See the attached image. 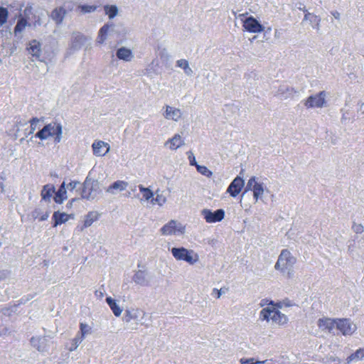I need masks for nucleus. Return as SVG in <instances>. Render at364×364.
<instances>
[{
	"label": "nucleus",
	"mask_w": 364,
	"mask_h": 364,
	"mask_svg": "<svg viewBox=\"0 0 364 364\" xmlns=\"http://www.w3.org/2000/svg\"><path fill=\"white\" fill-rule=\"evenodd\" d=\"M30 130L28 134H31L35 130L38 129V132L35 135V137L43 139L46 138V124L43 118L38 119L33 118L31 121Z\"/></svg>",
	"instance_id": "f257e3e1"
},
{
	"label": "nucleus",
	"mask_w": 364,
	"mask_h": 364,
	"mask_svg": "<svg viewBox=\"0 0 364 364\" xmlns=\"http://www.w3.org/2000/svg\"><path fill=\"white\" fill-rule=\"evenodd\" d=\"M28 51L32 55L33 58H35L36 60L43 62V58H41L40 53H41V47L40 43L36 40L32 41L28 47Z\"/></svg>",
	"instance_id": "f03ea898"
},
{
	"label": "nucleus",
	"mask_w": 364,
	"mask_h": 364,
	"mask_svg": "<svg viewBox=\"0 0 364 364\" xmlns=\"http://www.w3.org/2000/svg\"><path fill=\"white\" fill-rule=\"evenodd\" d=\"M28 22H27V20L23 18V17H21L18 22H17V24L16 26H15V28H14V33L16 36H17L18 34L19 33H21L23 31L25 30L26 27L28 26Z\"/></svg>",
	"instance_id": "7ed1b4c3"
},
{
	"label": "nucleus",
	"mask_w": 364,
	"mask_h": 364,
	"mask_svg": "<svg viewBox=\"0 0 364 364\" xmlns=\"http://www.w3.org/2000/svg\"><path fill=\"white\" fill-rule=\"evenodd\" d=\"M31 345L36 348L38 351H43L44 347L41 346L40 344L42 343H44V339H41L38 337H33L31 340Z\"/></svg>",
	"instance_id": "20e7f679"
},
{
	"label": "nucleus",
	"mask_w": 364,
	"mask_h": 364,
	"mask_svg": "<svg viewBox=\"0 0 364 364\" xmlns=\"http://www.w3.org/2000/svg\"><path fill=\"white\" fill-rule=\"evenodd\" d=\"M8 11L6 8L0 7V25H3L7 21Z\"/></svg>",
	"instance_id": "39448f33"
},
{
	"label": "nucleus",
	"mask_w": 364,
	"mask_h": 364,
	"mask_svg": "<svg viewBox=\"0 0 364 364\" xmlns=\"http://www.w3.org/2000/svg\"><path fill=\"white\" fill-rule=\"evenodd\" d=\"M31 12H32V8L31 6H27L24 9L23 14H21V17H23L26 19V18H28V16L31 14Z\"/></svg>",
	"instance_id": "423d86ee"
},
{
	"label": "nucleus",
	"mask_w": 364,
	"mask_h": 364,
	"mask_svg": "<svg viewBox=\"0 0 364 364\" xmlns=\"http://www.w3.org/2000/svg\"><path fill=\"white\" fill-rule=\"evenodd\" d=\"M46 186H44L43 187V189L41 191V196H42V199L45 200L46 199Z\"/></svg>",
	"instance_id": "0eeeda50"
},
{
	"label": "nucleus",
	"mask_w": 364,
	"mask_h": 364,
	"mask_svg": "<svg viewBox=\"0 0 364 364\" xmlns=\"http://www.w3.org/2000/svg\"><path fill=\"white\" fill-rule=\"evenodd\" d=\"M5 277V274L4 272H0V280Z\"/></svg>",
	"instance_id": "6e6552de"
},
{
	"label": "nucleus",
	"mask_w": 364,
	"mask_h": 364,
	"mask_svg": "<svg viewBox=\"0 0 364 364\" xmlns=\"http://www.w3.org/2000/svg\"><path fill=\"white\" fill-rule=\"evenodd\" d=\"M3 190H4L3 183L1 182H0V191L2 192Z\"/></svg>",
	"instance_id": "1a4fd4ad"
}]
</instances>
